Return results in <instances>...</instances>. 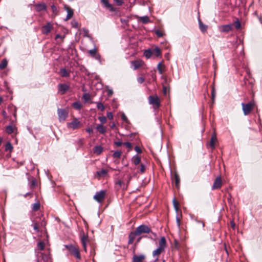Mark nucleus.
<instances>
[{
  "instance_id": "1",
  "label": "nucleus",
  "mask_w": 262,
  "mask_h": 262,
  "mask_svg": "<svg viewBox=\"0 0 262 262\" xmlns=\"http://www.w3.org/2000/svg\"><path fill=\"white\" fill-rule=\"evenodd\" d=\"M65 248L68 250L69 252L73 255L77 259H80L81 256L79 248L77 246H74L72 244L65 245Z\"/></svg>"
},
{
  "instance_id": "2",
  "label": "nucleus",
  "mask_w": 262,
  "mask_h": 262,
  "mask_svg": "<svg viewBox=\"0 0 262 262\" xmlns=\"http://www.w3.org/2000/svg\"><path fill=\"white\" fill-rule=\"evenodd\" d=\"M148 100L149 104L152 105L154 110L158 109L161 105L160 98L157 95L149 96L148 97Z\"/></svg>"
},
{
  "instance_id": "3",
  "label": "nucleus",
  "mask_w": 262,
  "mask_h": 262,
  "mask_svg": "<svg viewBox=\"0 0 262 262\" xmlns=\"http://www.w3.org/2000/svg\"><path fill=\"white\" fill-rule=\"evenodd\" d=\"M100 1L104 8L108 9L110 12H114V15H119L118 9L114 7L112 4L109 3L107 0H100Z\"/></svg>"
},
{
  "instance_id": "4",
  "label": "nucleus",
  "mask_w": 262,
  "mask_h": 262,
  "mask_svg": "<svg viewBox=\"0 0 262 262\" xmlns=\"http://www.w3.org/2000/svg\"><path fill=\"white\" fill-rule=\"evenodd\" d=\"M150 232V228L145 225H141L138 226L134 231L135 234H136L137 236L143 233H149Z\"/></svg>"
},
{
  "instance_id": "5",
  "label": "nucleus",
  "mask_w": 262,
  "mask_h": 262,
  "mask_svg": "<svg viewBox=\"0 0 262 262\" xmlns=\"http://www.w3.org/2000/svg\"><path fill=\"white\" fill-rule=\"evenodd\" d=\"M242 106L244 114L246 116L249 115L251 111L253 109L254 103L251 102L248 103H242Z\"/></svg>"
},
{
  "instance_id": "6",
  "label": "nucleus",
  "mask_w": 262,
  "mask_h": 262,
  "mask_svg": "<svg viewBox=\"0 0 262 262\" xmlns=\"http://www.w3.org/2000/svg\"><path fill=\"white\" fill-rule=\"evenodd\" d=\"M57 114L60 122H63L68 117V111L64 108H58Z\"/></svg>"
},
{
  "instance_id": "7",
  "label": "nucleus",
  "mask_w": 262,
  "mask_h": 262,
  "mask_svg": "<svg viewBox=\"0 0 262 262\" xmlns=\"http://www.w3.org/2000/svg\"><path fill=\"white\" fill-rule=\"evenodd\" d=\"M106 191L105 190H101L96 192L94 196V199L99 203H101L105 198Z\"/></svg>"
},
{
  "instance_id": "8",
  "label": "nucleus",
  "mask_w": 262,
  "mask_h": 262,
  "mask_svg": "<svg viewBox=\"0 0 262 262\" xmlns=\"http://www.w3.org/2000/svg\"><path fill=\"white\" fill-rule=\"evenodd\" d=\"M53 27V24L51 22H48L46 25L43 26L41 28V32L43 34L47 35L51 31Z\"/></svg>"
},
{
  "instance_id": "9",
  "label": "nucleus",
  "mask_w": 262,
  "mask_h": 262,
  "mask_svg": "<svg viewBox=\"0 0 262 262\" xmlns=\"http://www.w3.org/2000/svg\"><path fill=\"white\" fill-rule=\"evenodd\" d=\"M233 29V25L232 24L221 25L219 26V30L221 32L228 33Z\"/></svg>"
},
{
  "instance_id": "10",
  "label": "nucleus",
  "mask_w": 262,
  "mask_h": 262,
  "mask_svg": "<svg viewBox=\"0 0 262 262\" xmlns=\"http://www.w3.org/2000/svg\"><path fill=\"white\" fill-rule=\"evenodd\" d=\"M80 236L83 250L85 252H86V243L88 241V236L86 234H85L83 231L80 233Z\"/></svg>"
},
{
  "instance_id": "11",
  "label": "nucleus",
  "mask_w": 262,
  "mask_h": 262,
  "mask_svg": "<svg viewBox=\"0 0 262 262\" xmlns=\"http://www.w3.org/2000/svg\"><path fill=\"white\" fill-rule=\"evenodd\" d=\"M80 124V122L77 118H74L73 121L68 123L67 126L69 128L75 129L78 128Z\"/></svg>"
},
{
  "instance_id": "12",
  "label": "nucleus",
  "mask_w": 262,
  "mask_h": 262,
  "mask_svg": "<svg viewBox=\"0 0 262 262\" xmlns=\"http://www.w3.org/2000/svg\"><path fill=\"white\" fill-rule=\"evenodd\" d=\"M69 89V86L66 84L60 83L58 85V91L61 95L65 94Z\"/></svg>"
},
{
  "instance_id": "13",
  "label": "nucleus",
  "mask_w": 262,
  "mask_h": 262,
  "mask_svg": "<svg viewBox=\"0 0 262 262\" xmlns=\"http://www.w3.org/2000/svg\"><path fill=\"white\" fill-rule=\"evenodd\" d=\"M222 186V180L220 177H217L212 186V189H216L220 188Z\"/></svg>"
},
{
  "instance_id": "14",
  "label": "nucleus",
  "mask_w": 262,
  "mask_h": 262,
  "mask_svg": "<svg viewBox=\"0 0 262 262\" xmlns=\"http://www.w3.org/2000/svg\"><path fill=\"white\" fill-rule=\"evenodd\" d=\"M88 52L92 57L95 58L96 60L100 59L101 56L97 53L96 49L95 48L90 50Z\"/></svg>"
},
{
  "instance_id": "15",
  "label": "nucleus",
  "mask_w": 262,
  "mask_h": 262,
  "mask_svg": "<svg viewBox=\"0 0 262 262\" xmlns=\"http://www.w3.org/2000/svg\"><path fill=\"white\" fill-rule=\"evenodd\" d=\"M64 9L67 11V15L65 20H68L72 17L73 15V11L70 7L67 5L64 6Z\"/></svg>"
},
{
  "instance_id": "16",
  "label": "nucleus",
  "mask_w": 262,
  "mask_h": 262,
  "mask_svg": "<svg viewBox=\"0 0 262 262\" xmlns=\"http://www.w3.org/2000/svg\"><path fill=\"white\" fill-rule=\"evenodd\" d=\"M143 62L140 60H136L131 62V64L133 67L134 70L138 69L143 64Z\"/></svg>"
},
{
  "instance_id": "17",
  "label": "nucleus",
  "mask_w": 262,
  "mask_h": 262,
  "mask_svg": "<svg viewBox=\"0 0 262 262\" xmlns=\"http://www.w3.org/2000/svg\"><path fill=\"white\" fill-rule=\"evenodd\" d=\"M172 181L175 183L176 186L178 188L180 186V179L179 174L175 172L172 178Z\"/></svg>"
},
{
  "instance_id": "18",
  "label": "nucleus",
  "mask_w": 262,
  "mask_h": 262,
  "mask_svg": "<svg viewBox=\"0 0 262 262\" xmlns=\"http://www.w3.org/2000/svg\"><path fill=\"white\" fill-rule=\"evenodd\" d=\"M115 184L118 185L119 188H122L123 190H125L127 188V185H126L124 181L121 179H117L115 181Z\"/></svg>"
},
{
  "instance_id": "19",
  "label": "nucleus",
  "mask_w": 262,
  "mask_h": 262,
  "mask_svg": "<svg viewBox=\"0 0 262 262\" xmlns=\"http://www.w3.org/2000/svg\"><path fill=\"white\" fill-rule=\"evenodd\" d=\"M145 258V256L143 254L139 255H135L133 257V262H142Z\"/></svg>"
},
{
  "instance_id": "20",
  "label": "nucleus",
  "mask_w": 262,
  "mask_h": 262,
  "mask_svg": "<svg viewBox=\"0 0 262 262\" xmlns=\"http://www.w3.org/2000/svg\"><path fill=\"white\" fill-rule=\"evenodd\" d=\"M96 129L100 134H104L106 133V128L102 124H98Z\"/></svg>"
},
{
  "instance_id": "21",
  "label": "nucleus",
  "mask_w": 262,
  "mask_h": 262,
  "mask_svg": "<svg viewBox=\"0 0 262 262\" xmlns=\"http://www.w3.org/2000/svg\"><path fill=\"white\" fill-rule=\"evenodd\" d=\"M199 25L201 31L202 32H206L208 29V26L206 25L203 24L200 18H199Z\"/></svg>"
},
{
  "instance_id": "22",
  "label": "nucleus",
  "mask_w": 262,
  "mask_h": 262,
  "mask_svg": "<svg viewBox=\"0 0 262 262\" xmlns=\"http://www.w3.org/2000/svg\"><path fill=\"white\" fill-rule=\"evenodd\" d=\"M59 73L61 77H68L70 76V73L65 68L60 69Z\"/></svg>"
},
{
  "instance_id": "23",
  "label": "nucleus",
  "mask_w": 262,
  "mask_h": 262,
  "mask_svg": "<svg viewBox=\"0 0 262 262\" xmlns=\"http://www.w3.org/2000/svg\"><path fill=\"white\" fill-rule=\"evenodd\" d=\"M216 140V138L215 135H212L210 139L209 146L212 149H214L215 148V142Z\"/></svg>"
},
{
  "instance_id": "24",
  "label": "nucleus",
  "mask_w": 262,
  "mask_h": 262,
  "mask_svg": "<svg viewBox=\"0 0 262 262\" xmlns=\"http://www.w3.org/2000/svg\"><path fill=\"white\" fill-rule=\"evenodd\" d=\"M152 50V55L155 56L156 57H158L161 54V50L160 48L158 47H156L155 48Z\"/></svg>"
},
{
  "instance_id": "25",
  "label": "nucleus",
  "mask_w": 262,
  "mask_h": 262,
  "mask_svg": "<svg viewBox=\"0 0 262 262\" xmlns=\"http://www.w3.org/2000/svg\"><path fill=\"white\" fill-rule=\"evenodd\" d=\"M136 236H137V235L135 234L134 232H130L128 236L129 239H128V244H133Z\"/></svg>"
},
{
  "instance_id": "26",
  "label": "nucleus",
  "mask_w": 262,
  "mask_h": 262,
  "mask_svg": "<svg viewBox=\"0 0 262 262\" xmlns=\"http://www.w3.org/2000/svg\"><path fill=\"white\" fill-rule=\"evenodd\" d=\"M94 152L99 155L103 151V147L101 146H96L93 149Z\"/></svg>"
},
{
  "instance_id": "27",
  "label": "nucleus",
  "mask_w": 262,
  "mask_h": 262,
  "mask_svg": "<svg viewBox=\"0 0 262 262\" xmlns=\"http://www.w3.org/2000/svg\"><path fill=\"white\" fill-rule=\"evenodd\" d=\"M143 237H148L154 241H156L157 239V234L155 232H152L151 231L149 233V235L148 236H143Z\"/></svg>"
},
{
  "instance_id": "28",
  "label": "nucleus",
  "mask_w": 262,
  "mask_h": 262,
  "mask_svg": "<svg viewBox=\"0 0 262 262\" xmlns=\"http://www.w3.org/2000/svg\"><path fill=\"white\" fill-rule=\"evenodd\" d=\"M132 161L135 165H137L140 163L141 159L139 156L135 155L133 157Z\"/></svg>"
},
{
  "instance_id": "29",
  "label": "nucleus",
  "mask_w": 262,
  "mask_h": 262,
  "mask_svg": "<svg viewBox=\"0 0 262 262\" xmlns=\"http://www.w3.org/2000/svg\"><path fill=\"white\" fill-rule=\"evenodd\" d=\"M97 176L99 177L105 176L107 173V170L106 169H102L101 170L96 172Z\"/></svg>"
},
{
  "instance_id": "30",
  "label": "nucleus",
  "mask_w": 262,
  "mask_h": 262,
  "mask_svg": "<svg viewBox=\"0 0 262 262\" xmlns=\"http://www.w3.org/2000/svg\"><path fill=\"white\" fill-rule=\"evenodd\" d=\"M7 60L6 58L3 59L0 63V70L4 69L7 66Z\"/></svg>"
},
{
  "instance_id": "31",
  "label": "nucleus",
  "mask_w": 262,
  "mask_h": 262,
  "mask_svg": "<svg viewBox=\"0 0 262 262\" xmlns=\"http://www.w3.org/2000/svg\"><path fill=\"white\" fill-rule=\"evenodd\" d=\"M72 106L75 109L79 110L82 107V104L79 101H76L72 104Z\"/></svg>"
},
{
  "instance_id": "32",
  "label": "nucleus",
  "mask_w": 262,
  "mask_h": 262,
  "mask_svg": "<svg viewBox=\"0 0 262 262\" xmlns=\"http://www.w3.org/2000/svg\"><path fill=\"white\" fill-rule=\"evenodd\" d=\"M144 55L147 58H149L152 55V50L148 49V50H145L144 53Z\"/></svg>"
},
{
  "instance_id": "33",
  "label": "nucleus",
  "mask_w": 262,
  "mask_h": 262,
  "mask_svg": "<svg viewBox=\"0 0 262 262\" xmlns=\"http://www.w3.org/2000/svg\"><path fill=\"white\" fill-rule=\"evenodd\" d=\"M6 132L8 134H11L14 132V127L12 125H9L6 128Z\"/></svg>"
},
{
  "instance_id": "34",
  "label": "nucleus",
  "mask_w": 262,
  "mask_h": 262,
  "mask_svg": "<svg viewBox=\"0 0 262 262\" xmlns=\"http://www.w3.org/2000/svg\"><path fill=\"white\" fill-rule=\"evenodd\" d=\"M40 207V203L39 202H36L33 204L32 209V210L35 211H37L39 209Z\"/></svg>"
},
{
  "instance_id": "35",
  "label": "nucleus",
  "mask_w": 262,
  "mask_h": 262,
  "mask_svg": "<svg viewBox=\"0 0 262 262\" xmlns=\"http://www.w3.org/2000/svg\"><path fill=\"white\" fill-rule=\"evenodd\" d=\"M51 9L53 12V15L55 16L58 14V11L57 10V7L54 5H52L51 6Z\"/></svg>"
},
{
  "instance_id": "36",
  "label": "nucleus",
  "mask_w": 262,
  "mask_h": 262,
  "mask_svg": "<svg viewBox=\"0 0 262 262\" xmlns=\"http://www.w3.org/2000/svg\"><path fill=\"white\" fill-rule=\"evenodd\" d=\"M36 8L38 11L45 10L46 9V6L45 4H39L36 5Z\"/></svg>"
},
{
  "instance_id": "37",
  "label": "nucleus",
  "mask_w": 262,
  "mask_h": 262,
  "mask_svg": "<svg viewBox=\"0 0 262 262\" xmlns=\"http://www.w3.org/2000/svg\"><path fill=\"white\" fill-rule=\"evenodd\" d=\"M13 149V146L10 142H8L6 143L5 145V151H11Z\"/></svg>"
},
{
  "instance_id": "38",
  "label": "nucleus",
  "mask_w": 262,
  "mask_h": 262,
  "mask_svg": "<svg viewBox=\"0 0 262 262\" xmlns=\"http://www.w3.org/2000/svg\"><path fill=\"white\" fill-rule=\"evenodd\" d=\"M163 67H164V66H163L161 62H159L157 66V69L160 74H162L163 73Z\"/></svg>"
},
{
  "instance_id": "39",
  "label": "nucleus",
  "mask_w": 262,
  "mask_h": 262,
  "mask_svg": "<svg viewBox=\"0 0 262 262\" xmlns=\"http://www.w3.org/2000/svg\"><path fill=\"white\" fill-rule=\"evenodd\" d=\"M141 21L143 24H146L149 22V19L147 16H144L140 17Z\"/></svg>"
},
{
  "instance_id": "40",
  "label": "nucleus",
  "mask_w": 262,
  "mask_h": 262,
  "mask_svg": "<svg viewBox=\"0 0 262 262\" xmlns=\"http://www.w3.org/2000/svg\"><path fill=\"white\" fill-rule=\"evenodd\" d=\"M121 154H122V152L121 151H119V150L115 151L113 154V157L114 158H120L121 156Z\"/></svg>"
},
{
  "instance_id": "41",
  "label": "nucleus",
  "mask_w": 262,
  "mask_h": 262,
  "mask_svg": "<svg viewBox=\"0 0 262 262\" xmlns=\"http://www.w3.org/2000/svg\"><path fill=\"white\" fill-rule=\"evenodd\" d=\"M37 246L39 250H43L45 248V243L43 242L40 241L37 243Z\"/></svg>"
},
{
  "instance_id": "42",
  "label": "nucleus",
  "mask_w": 262,
  "mask_h": 262,
  "mask_svg": "<svg viewBox=\"0 0 262 262\" xmlns=\"http://www.w3.org/2000/svg\"><path fill=\"white\" fill-rule=\"evenodd\" d=\"M96 103L97 104V108L98 110H100L101 111H103L104 110L105 107H104L103 104L101 102H96Z\"/></svg>"
},
{
  "instance_id": "43",
  "label": "nucleus",
  "mask_w": 262,
  "mask_h": 262,
  "mask_svg": "<svg viewBox=\"0 0 262 262\" xmlns=\"http://www.w3.org/2000/svg\"><path fill=\"white\" fill-rule=\"evenodd\" d=\"M233 26H234L235 28L237 29H238L241 27V24L240 21L238 20H236L234 22L233 24H232Z\"/></svg>"
},
{
  "instance_id": "44",
  "label": "nucleus",
  "mask_w": 262,
  "mask_h": 262,
  "mask_svg": "<svg viewBox=\"0 0 262 262\" xmlns=\"http://www.w3.org/2000/svg\"><path fill=\"white\" fill-rule=\"evenodd\" d=\"M173 207L176 211H178L179 209V204L178 202L176 200L175 198L172 201Z\"/></svg>"
},
{
  "instance_id": "45",
  "label": "nucleus",
  "mask_w": 262,
  "mask_h": 262,
  "mask_svg": "<svg viewBox=\"0 0 262 262\" xmlns=\"http://www.w3.org/2000/svg\"><path fill=\"white\" fill-rule=\"evenodd\" d=\"M37 181H36V179H33L31 182L30 187L31 188H34L35 187H36L37 186Z\"/></svg>"
},
{
  "instance_id": "46",
  "label": "nucleus",
  "mask_w": 262,
  "mask_h": 262,
  "mask_svg": "<svg viewBox=\"0 0 262 262\" xmlns=\"http://www.w3.org/2000/svg\"><path fill=\"white\" fill-rule=\"evenodd\" d=\"M98 119L101 122L102 124L105 123L106 121V118L105 116L99 117Z\"/></svg>"
},
{
  "instance_id": "47",
  "label": "nucleus",
  "mask_w": 262,
  "mask_h": 262,
  "mask_svg": "<svg viewBox=\"0 0 262 262\" xmlns=\"http://www.w3.org/2000/svg\"><path fill=\"white\" fill-rule=\"evenodd\" d=\"M155 33L157 35V36L159 37H162L163 36V33L161 31H160V30L158 29V30H156L155 31Z\"/></svg>"
},
{
  "instance_id": "48",
  "label": "nucleus",
  "mask_w": 262,
  "mask_h": 262,
  "mask_svg": "<svg viewBox=\"0 0 262 262\" xmlns=\"http://www.w3.org/2000/svg\"><path fill=\"white\" fill-rule=\"evenodd\" d=\"M146 167L143 164H141L140 166V171L141 173H144L145 171Z\"/></svg>"
},
{
  "instance_id": "49",
  "label": "nucleus",
  "mask_w": 262,
  "mask_h": 262,
  "mask_svg": "<svg viewBox=\"0 0 262 262\" xmlns=\"http://www.w3.org/2000/svg\"><path fill=\"white\" fill-rule=\"evenodd\" d=\"M82 98L85 100V101H88L90 99V96L89 94H84Z\"/></svg>"
},
{
  "instance_id": "50",
  "label": "nucleus",
  "mask_w": 262,
  "mask_h": 262,
  "mask_svg": "<svg viewBox=\"0 0 262 262\" xmlns=\"http://www.w3.org/2000/svg\"><path fill=\"white\" fill-rule=\"evenodd\" d=\"M118 6H121L123 3L124 0H114Z\"/></svg>"
},
{
  "instance_id": "51",
  "label": "nucleus",
  "mask_w": 262,
  "mask_h": 262,
  "mask_svg": "<svg viewBox=\"0 0 262 262\" xmlns=\"http://www.w3.org/2000/svg\"><path fill=\"white\" fill-rule=\"evenodd\" d=\"M34 229L36 231V232L39 231L38 226L37 223H34L33 225Z\"/></svg>"
},
{
  "instance_id": "52",
  "label": "nucleus",
  "mask_w": 262,
  "mask_h": 262,
  "mask_svg": "<svg viewBox=\"0 0 262 262\" xmlns=\"http://www.w3.org/2000/svg\"><path fill=\"white\" fill-rule=\"evenodd\" d=\"M144 80L145 79L144 77H140L137 78V81L140 84L142 83L144 81Z\"/></svg>"
},
{
  "instance_id": "53",
  "label": "nucleus",
  "mask_w": 262,
  "mask_h": 262,
  "mask_svg": "<svg viewBox=\"0 0 262 262\" xmlns=\"http://www.w3.org/2000/svg\"><path fill=\"white\" fill-rule=\"evenodd\" d=\"M107 117L108 119L112 120L113 118V115L112 112H107Z\"/></svg>"
},
{
  "instance_id": "54",
  "label": "nucleus",
  "mask_w": 262,
  "mask_h": 262,
  "mask_svg": "<svg viewBox=\"0 0 262 262\" xmlns=\"http://www.w3.org/2000/svg\"><path fill=\"white\" fill-rule=\"evenodd\" d=\"M162 91H163V93L164 95H166L167 94V88L166 86L165 85H163L162 86Z\"/></svg>"
},
{
  "instance_id": "55",
  "label": "nucleus",
  "mask_w": 262,
  "mask_h": 262,
  "mask_svg": "<svg viewBox=\"0 0 262 262\" xmlns=\"http://www.w3.org/2000/svg\"><path fill=\"white\" fill-rule=\"evenodd\" d=\"M215 95V90L213 88L212 89V91H211V96H212V99L213 101L214 99Z\"/></svg>"
},
{
  "instance_id": "56",
  "label": "nucleus",
  "mask_w": 262,
  "mask_h": 262,
  "mask_svg": "<svg viewBox=\"0 0 262 262\" xmlns=\"http://www.w3.org/2000/svg\"><path fill=\"white\" fill-rule=\"evenodd\" d=\"M83 31L84 33V36L89 37V30L87 29H83Z\"/></svg>"
},
{
  "instance_id": "57",
  "label": "nucleus",
  "mask_w": 262,
  "mask_h": 262,
  "mask_svg": "<svg viewBox=\"0 0 262 262\" xmlns=\"http://www.w3.org/2000/svg\"><path fill=\"white\" fill-rule=\"evenodd\" d=\"M135 150L138 153V154H140L142 152V150L140 149V148L138 146H135Z\"/></svg>"
},
{
  "instance_id": "58",
  "label": "nucleus",
  "mask_w": 262,
  "mask_h": 262,
  "mask_svg": "<svg viewBox=\"0 0 262 262\" xmlns=\"http://www.w3.org/2000/svg\"><path fill=\"white\" fill-rule=\"evenodd\" d=\"M114 144L117 146H121L122 144V143L120 141H115L114 142Z\"/></svg>"
},
{
  "instance_id": "59",
  "label": "nucleus",
  "mask_w": 262,
  "mask_h": 262,
  "mask_svg": "<svg viewBox=\"0 0 262 262\" xmlns=\"http://www.w3.org/2000/svg\"><path fill=\"white\" fill-rule=\"evenodd\" d=\"M64 38V35L63 36H61L59 34H57L55 36V39L57 40V39L58 38H60V39H63Z\"/></svg>"
},
{
  "instance_id": "60",
  "label": "nucleus",
  "mask_w": 262,
  "mask_h": 262,
  "mask_svg": "<svg viewBox=\"0 0 262 262\" xmlns=\"http://www.w3.org/2000/svg\"><path fill=\"white\" fill-rule=\"evenodd\" d=\"M124 144L128 148H130L132 147V144L128 142H126L125 143H124Z\"/></svg>"
},
{
  "instance_id": "61",
  "label": "nucleus",
  "mask_w": 262,
  "mask_h": 262,
  "mask_svg": "<svg viewBox=\"0 0 262 262\" xmlns=\"http://www.w3.org/2000/svg\"><path fill=\"white\" fill-rule=\"evenodd\" d=\"M86 132L89 134H91V133H93V130L92 128L88 127L86 129Z\"/></svg>"
},
{
  "instance_id": "62",
  "label": "nucleus",
  "mask_w": 262,
  "mask_h": 262,
  "mask_svg": "<svg viewBox=\"0 0 262 262\" xmlns=\"http://www.w3.org/2000/svg\"><path fill=\"white\" fill-rule=\"evenodd\" d=\"M177 224L178 226L179 227L180 226V219L178 216L176 217Z\"/></svg>"
},
{
  "instance_id": "63",
  "label": "nucleus",
  "mask_w": 262,
  "mask_h": 262,
  "mask_svg": "<svg viewBox=\"0 0 262 262\" xmlns=\"http://www.w3.org/2000/svg\"><path fill=\"white\" fill-rule=\"evenodd\" d=\"M120 21L123 24H126L127 21H128V20L127 19H123V18H121L120 19Z\"/></svg>"
},
{
  "instance_id": "64",
  "label": "nucleus",
  "mask_w": 262,
  "mask_h": 262,
  "mask_svg": "<svg viewBox=\"0 0 262 262\" xmlns=\"http://www.w3.org/2000/svg\"><path fill=\"white\" fill-rule=\"evenodd\" d=\"M113 91H112V90H108L107 91V95H108V96H110L112 95H113Z\"/></svg>"
}]
</instances>
